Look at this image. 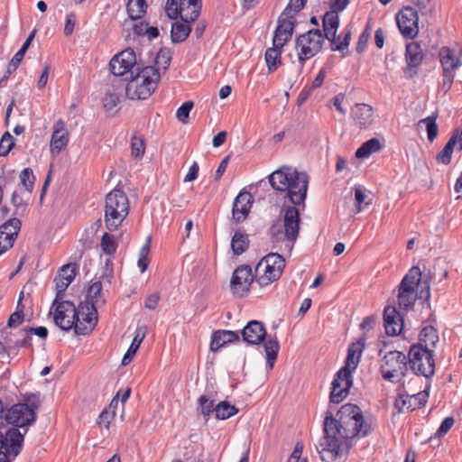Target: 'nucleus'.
<instances>
[{"label":"nucleus","instance_id":"3c124183","mask_svg":"<svg viewBox=\"0 0 462 462\" xmlns=\"http://www.w3.org/2000/svg\"><path fill=\"white\" fill-rule=\"evenodd\" d=\"M54 282L56 283V297L52 302V307L64 297L67 288L72 282V278L69 277L66 282L63 278L56 277Z\"/></svg>","mask_w":462,"mask_h":462},{"label":"nucleus","instance_id":"72a5a7b5","mask_svg":"<svg viewBox=\"0 0 462 462\" xmlns=\"http://www.w3.org/2000/svg\"><path fill=\"white\" fill-rule=\"evenodd\" d=\"M102 282L100 281L94 282L88 290L87 300L83 303L92 304L94 307L103 306L106 300L102 293Z\"/></svg>","mask_w":462,"mask_h":462},{"label":"nucleus","instance_id":"8fccbe9b","mask_svg":"<svg viewBox=\"0 0 462 462\" xmlns=\"http://www.w3.org/2000/svg\"><path fill=\"white\" fill-rule=\"evenodd\" d=\"M323 32L328 30H337L339 26V17L337 13L328 11L323 16Z\"/></svg>","mask_w":462,"mask_h":462},{"label":"nucleus","instance_id":"4d7b16f0","mask_svg":"<svg viewBox=\"0 0 462 462\" xmlns=\"http://www.w3.org/2000/svg\"><path fill=\"white\" fill-rule=\"evenodd\" d=\"M343 38L339 42L338 44H334L332 47L333 51H340L342 52V56L345 57L344 51L347 50L350 41H351V30L350 29H345L342 32Z\"/></svg>","mask_w":462,"mask_h":462},{"label":"nucleus","instance_id":"4468645a","mask_svg":"<svg viewBox=\"0 0 462 462\" xmlns=\"http://www.w3.org/2000/svg\"><path fill=\"white\" fill-rule=\"evenodd\" d=\"M53 321L63 331L75 329L76 321H79V313L74 303L69 300H61L55 304Z\"/></svg>","mask_w":462,"mask_h":462},{"label":"nucleus","instance_id":"473e14b6","mask_svg":"<svg viewBox=\"0 0 462 462\" xmlns=\"http://www.w3.org/2000/svg\"><path fill=\"white\" fill-rule=\"evenodd\" d=\"M282 48L278 42H273V47L266 50L264 57L269 72L275 71L281 64Z\"/></svg>","mask_w":462,"mask_h":462},{"label":"nucleus","instance_id":"774afa93","mask_svg":"<svg viewBox=\"0 0 462 462\" xmlns=\"http://www.w3.org/2000/svg\"><path fill=\"white\" fill-rule=\"evenodd\" d=\"M104 107L106 111L113 110L119 103V97L114 93L106 94L104 99Z\"/></svg>","mask_w":462,"mask_h":462},{"label":"nucleus","instance_id":"ea45409f","mask_svg":"<svg viewBox=\"0 0 462 462\" xmlns=\"http://www.w3.org/2000/svg\"><path fill=\"white\" fill-rule=\"evenodd\" d=\"M429 393L427 391H420L418 393H406V409L414 411L424 406L427 403Z\"/></svg>","mask_w":462,"mask_h":462},{"label":"nucleus","instance_id":"9d476101","mask_svg":"<svg viewBox=\"0 0 462 462\" xmlns=\"http://www.w3.org/2000/svg\"><path fill=\"white\" fill-rule=\"evenodd\" d=\"M24 434L15 428L0 430V462H11L9 457H17L22 451Z\"/></svg>","mask_w":462,"mask_h":462},{"label":"nucleus","instance_id":"4be33fe9","mask_svg":"<svg viewBox=\"0 0 462 462\" xmlns=\"http://www.w3.org/2000/svg\"><path fill=\"white\" fill-rule=\"evenodd\" d=\"M300 212L294 206H288L284 210L283 216V228H284V237L291 241L294 242L298 236L300 230Z\"/></svg>","mask_w":462,"mask_h":462},{"label":"nucleus","instance_id":"09e8293b","mask_svg":"<svg viewBox=\"0 0 462 462\" xmlns=\"http://www.w3.org/2000/svg\"><path fill=\"white\" fill-rule=\"evenodd\" d=\"M151 239L148 238L146 243L142 246L139 252L138 267L141 273H144L149 265V253H150Z\"/></svg>","mask_w":462,"mask_h":462},{"label":"nucleus","instance_id":"6e6d98bb","mask_svg":"<svg viewBox=\"0 0 462 462\" xmlns=\"http://www.w3.org/2000/svg\"><path fill=\"white\" fill-rule=\"evenodd\" d=\"M14 146V138L9 132H5L0 140V156H6Z\"/></svg>","mask_w":462,"mask_h":462},{"label":"nucleus","instance_id":"f8f14e48","mask_svg":"<svg viewBox=\"0 0 462 462\" xmlns=\"http://www.w3.org/2000/svg\"><path fill=\"white\" fill-rule=\"evenodd\" d=\"M439 60L442 67V89L448 92L453 84L455 79V71L462 66V60L455 53V51L449 47H442L439 50Z\"/></svg>","mask_w":462,"mask_h":462},{"label":"nucleus","instance_id":"4c0bfd02","mask_svg":"<svg viewBox=\"0 0 462 462\" xmlns=\"http://www.w3.org/2000/svg\"><path fill=\"white\" fill-rule=\"evenodd\" d=\"M457 137H458V131H456L451 135V137L449 138L448 143L445 144L443 149L438 153L437 161L439 162H441L445 165H448L450 163L454 147L457 143Z\"/></svg>","mask_w":462,"mask_h":462},{"label":"nucleus","instance_id":"de8ad7c7","mask_svg":"<svg viewBox=\"0 0 462 462\" xmlns=\"http://www.w3.org/2000/svg\"><path fill=\"white\" fill-rule=\"evenodd\" d=\"M20 180L27 192L31 193L33 190L35 176L31 168H25L21 171Z\"/></svg>","mask_w":462,"mask_h":462},{"label":"nucleus","instance_id":"7c9ffc66","mask_svg":"<svg viewBox=\"0 0 462 462\" xmlns=\"http://www.w3.org/2000/svg\"><path fill=\"white\" fill-rule=\"evenodd\" d=\"M439 341L438 331L432 326L423 328L420 333L419 342L414 346H422L424 349L433 351Z\"/></svg>","mask_w":462,"mask_h":462},{"label":"nucleus","instance_id":"f03ea898","mask_svg":"<svg viewBox=\"0 0 462 462\" xmlns=\"http://www.w3.org/2000/svg\"><path fill=\"white\" fill-rule=\"evenodd\" d=\"M269 183L274 190L286 192L291 203L296 206L306 199L309 177L305 172L282 167L269 175Z\"/></svg>","mask_w":462,"mask_h":462},{"label":"nucleus","instance_id":"052dcab7","mask_svg":"<svg viewBox=\"0 0 462 462\" xmlns=\"http://www.w3.org/2000/svg\"><path fill=\"white\" fill-rule=\"evenodd\" d=\"M165 12L170 19H177L179 16L181 18L179 3L176 0H167L165 5Z\"/></svg>","mask_w":462,"mask_h":462},{"label":"nucleus","instance_id":"c85d7f7f","mask_svg":"<svg viewBox=\"0 0 462 462\" xmlns=\"http://www.w3.org/2000/svg\"><path fill=\"white\" fill-rule=\"evenodd\" d=\"M179 7L182 21L194 22L200 14L202 3L201 0H179Z\"/></svg>","mask_w":462,"mask_h":462},{"label":"nucleus","instance_id":"13d9d810","mask_svg":"<svg viewBox=\"0 0 462 462\" xmlns=\"http://www.w3.org/2000/svg\"><path fill=\"white\" fill-rule=\"evenodd\" d=\"M306 0H290L283 10L284 15H294L304 8Z\"/></svg>","mask_w":462,"mask_h":462},{"label":"nucleus","instance_id":"2eb2a0df","mask_svg":"<svg viewBox=\"0 0 462 462\" xmlns=\"http://www.w3.org/2000/svg\"><path fill=\"white\" fill-rule=\"evenodd\" d=\"M136 56L133 49L128 48L116 54L109 61V69L115 76L130 75L135 72Z\"/></svg>","mask_w":462,"mask_h":462},{"label":"nucleus","instance_id":"412c9836","mask_svg":"<svg viewBox=\"0 0 462 462\" xmlns=\"http://www.w3.org/2000/svg\"><path fill=\"white\" fill-rule=\"evenodd\" d=\"M22 222L17 217H12L0 226V246L9 250L13 247L21 230Z\"/></svg>","mask_w":462,"mask_h":462},{"label":"nucleus","instance_id":"49530a36","mask_svg":"<svg viewBox=\"0 0 462 462\" xmlns=\"http://www.w3.org/2000/svg\"><path fill=\"white\" fill-rule=\"evenodd\" d=\"M100 246L103 253L107 255L114 254L117 249V244L114 239V236L108 233H104L102 236Z\"/></svg>","mask_w":462,"mask_h":462},{"label":"nucleus","instance_id":"a19ab883","mask_svg":"<svg viewBox=\"0 0 462 462\" xmlns=\"http://www.w3.org/2000/svg\"><path fill=\"white\" fill-rule=\"evenodd\" d=\"M381 149L380 141L377 138H371L365 142L356 152L357 158H366Z\"/></svg>","mask_w":462,"mask_h":462},{"label":"nucleus","instance_id":"c756f323","mask_svg":"<svg viewBox=\"0 0 462 462\" xmlns=\"http://www.w3.org/2000/svg\"><path fill=\"white\" fill-rule=\"evenodd\" d=\"M352 117L356 125L366 128L373 122V108L366 104H356L352 108Z\"/></svg>","mask_w":462,"mask_h":462},{"label":"nucleus","instance_id":"cd10ccee","mask_svg":"<svg viewBox=\"0 0 462 462\" xmlns=\"http://www.w3.org/2000/svg\"><path fill=\"white\" fill-rule=\"evenodd\" d=\"M236 342H240L239 332L226 329L216 330L211 336L210 350L217 352L227 344Z\"/></svg>","mask_w":462,"mask_h":462},{"label":"nucleus","instance_id":"a18cd8bd","mask_svg":"<svg viewBox=\"0 0 462 462\" xmlns=\"http://www.w3.org/2000/svg\"><path fill=\"white\" fill-rule=\"evenodd\" d=\"M199 411L208 420L209 415L215 411V404L213 400H209L207 395H201L198 400Z\"/></svg>","mask_w":462,"mask_h":462},{"label":"nucleus","instance_id":"e433bc0d","mask_svg":"<svg viewBox=\"0 0 462 462\" xmlns=\"http://www.w3.org/2000/svg\"><path fill=\"white\" fill-rule=\"evenodd\" d=\"M146 10L147 3L145 0H128L126 4L128 16L133 21L141 19Z\"/></svg>","mask_w":462,"mask_h":462},{"label":"nucleus","instance_id":"0e129e2a","mask_svg":"<svg viewBox=\"0 0 462 462\" xmlns=\"http://www.w3.org/2000/svg\"><path fill=\"white\" fill-rule=\"evenodd\" d=\"M116 415V411H109V409H105L98 416L97 423L98 425H103L105 428L108 429L111 420L114 419Z\"/></svg>","mask_w":462,"mask_h":462},{"label":"nucleus","instance_id":"37998d69","mask_svg":"<svg viewBox=\"0 0 462 462\" xmlns=\"http://www.w3.org/2000/svg\"><path fill=\"white\" fill-rule=\"evenodd\" d=\"M238 412V409L231 405L229 402L223 401L216 405L215 413L217 420H226L236 415Z\"/></svg>","mask_w":462,"mask_h":462},{"label":"nucleus","instance_id":"dca6fc26","mask_svg":"<svg viewBox=\"0 0 462 462\" xmlns=\"http://www.w3.org/2000/svg\"><path fill=\"white\" fill-rule=\"evenodd\" d=\"M255 281L254 274L249 265L243 264L236 267L230 280L232 292L244 297L250 291L251 284Z\"/></svg>","mask_w":462,"mask_h":462},{"label":"nucleus","instance_id":"c03bdc74","mask_svg":"<svg viewBox=\"0 0 462 462\" xmlns=\"http://www.w3.org/2000/svg\"><path fill=\"white\" fill-rule=\"evenodd\" d=\"M23 56L24 55L23 54L22 51H17L14 55V57L8 63V66H7V69L5 72V74L0 79V88L4 87V83L8 80L10 75L17 69L18 66L20 65L21 61L23 59Z\"/></svg>","mask_w":462,"mask_h":462},{"label":"nucleus","instance_id":"1a4fd4ad","mask_svg":"<svg viewBox=\"0 0 462 462\" xmlns=\"http://www.w3.org/2000/svg\"><path fill=\"white\" fill-rule=\"evenodd\" d=\"M409 365L415 374L431 377L435 373L433 351L424 349L420 346H411L409 350Z\"/></svg>","mask_w":462,"mask_h":462},{"label":"nucleus","instance_id":"5701e85b","mask_svg":"<svg viewBox=\"0 0 462 462\" xmlns=\"http://www.w3.org/2000/svg\"><path fill=\"white\" fill-rule=\"evenodd\" d=\"M424 54L417 42L406 43V77L413 78L419 72Z\"/></svg>","mask_w":462,"mask_h":462},{"label":"nucleus","instance_id":"a878e982","mask_svg":"<svg viewBox=\"0 0 462 462\" xmlns=\"http://www.w3.org/2000/svg\"><path fill=\"white\" fill-rule=\"evenodd\" d=\"M105 207L127 217L130 208L128 197L122 189H115L106 195Z\"/></svg>","mask_w":462,"mask_h":462},{"label":"nucleus","instance_id":"e2e57ef3","mask_svg":"<svg viewBox=\"0 0 462 462\" xmlns=\"http://www.w3.org/2000/svg\"><path fill=\"white\" fill-rule=\"evenodd\" d=\"M370 38V23H368L364 30V32L359 35L358 41L356 43V51L358 53H362L366 47L368 40Z\"/></svg>","mask_w":462,"mask_h":462},{"label":"nucleus","instance_id":"6ab92c4d","mask_svg":"<svg viewBox=\"0 0 462 462\" xmlns=\"http://www.w3.org/2000/svg\"><path fill=\"white\" fill-rule=\"evenodd\" d=\"M383 327L390 337L399 335L404 328V318L395 306L387 305L384 308Z\"/></svg>","mask_w":462,"mask_h":462},{"label":"nucleus","instance_id":"5fc2aeb1","mask_svg":"<svg viewBox=\"0 0 462 462\" xmlns=\"http://www.w3.org/2000/svg\"><path fill=\"white\" fill-rule=\"evenodd\" d=\"M172 51L169 48H161L156 55L155 61L158 65H162L164 70H166L171 61Z\"/></svg>","mask_w":462,"mask_h":462},{"label":"nucleus","instance_id":"a211bd4d","mask_svg":"<svg viewBox=\"0 0 462 462\" xmlns=\"http://www.w3.org/2000/svg\"><path fill=\"white\" fill-rule=\"evenodd\" d=\"M365 339L359 338L356 342L351 343L347 348V356L345 365L339 369V375L342 374L344 377H353L352 373L356 369L360 358L365 348Z\"/></svg>","mask_w":462,"mask_h":462},{"label":"nucleus","instance_id":"20e7f679","mask_svg":"<svg viewBox=\"0 0 462 462\" xmlns=\"http://www.w3.org/2000/svg\"><path fill=\"white\" fill-rule=\"evenodd\" d=\"M430 278L420 268V263L412 266L406 273V311L411 310L416 300L422 306H430Z\"/></svg>","mask_w":462,"mask_h":462},{"label":"nucleus","instance_id":"6e6552de","mask_svg":"<svg viewBox=\"0 0 462 462\" xmlns=\"http://www.w3.org/2000/svg\"><path fill=\"white\" fill-rule=\"evenodd\" d=\"M323 43L324 36L319 29L309 30L296 38L295 47L301 66L321 51Z\"/></svg>","mask_w":462,"mask_h":462},{"label":"nucleus","instance_id":"338daca9","mask_svg":"<svg viewBox=\"0 0 462 462\" xmlns=\"http://www.w3.org/2000/svg\"><path fill=\"white\" fill-rule=\"evenodd\" d=\"M454 422L455 420L453 417L449 416L445 418L444 420L441 422L439 428L438 429L435 436L437 438L443 437L451 429V427L454 425Z\"/></svg>","mask_w":462,"mask_h":462},{"label":"nucleus","instance_id":"79ce46f5","mask_svg":"<svg viewBox=\"0 0 462 462\" xmlns=\"http://www.w3.org/2000/svg\"><path fill=\"white\" fill-rule=\"evenodd\" d=\"M142 329H143V328H137V335L134 337L132 344L130 345L127 352L125 354V356L122 359L123 365H127L132 361L135 353L139 349L140 345L145 337V332H143L142 337L139 338V334L142 331Z\"/></svg>","mask_w":462,"mask_h":462},{"label":"nucleus","instance_id":"58836bf2","mask_svg":"<svg viewBox=\"0 0 462 462\" xmlns=\"http://www.w3.org/2000/svg\"><path fill=\"white\" fill-rule=\"evenodd\" d=\"M436 116H430L421 119L418 123L420 129H425L427 132L428 140L432 143L438 136L439 127L436 123Z\"/></svg>","mask_w":462,"mask_h":462},{"label":"nucleus","instance_id":"9b49d317","mask_svg":"<svg viewBox=\"0 0 462 462\" xmlns=\"http://www.w3.org/2000/svg\"><path fill=\"white\" fill-rule=\"evenodd\" d=\"M406 5V39L415 38L420 31L419 12L427 14L432 10L431 0H408Z\"/></svg>","mask_w":462,"mask_h":462},{"label":"nucleus","instance_id":"864d4df0","mask_svg":"<svg viewBox=\"0 0 462 462\" xmlns=\"http://www.w3.org/2000/svg\"><path fill=\"white\" fill-rule=\"evenodd\" d=\"M403 384H401L397 388V398L394 401L393 411V422L395 423L396 416H399L402 412V409L404 408V389L402 388Z\"/></svg>","mask_w":462,"mask_h":462},{"label":"nucleus","instance_id":"603ef678","mask_svg":"<svg viewBox=\"0 0 462 462\" xmlns=\"http://www.w3.org/2000/svg\"><path fill=\"white\" fill-rule=\"evenodd\" d=\"M11 203L14 207V215L23 216L27 209L28 204L19 195L17 190H14L11 196Z\"/></svg>","mask_w":462,"mask_h":462},{"label":"nucleus","instance_id":"423d86ee","mask_svg":"<svg viewBox=\"0 0 462 462\" xmlns=\"http://www.w3.org/2000/svg\"><path fill=\"white\" fill-rule=\"evenodd\" d=\"M286 266L285 259L277 253H270L263 257L254 269L255 282L265 287L278 281Z\"/></svg>","mask_w":462,"mask_h":462},{"label":"nucleus","instance_id":"69168bd1","mask_svg":"<svg viewBox=\"0 0 462 462\" xmlns=\"http://www.w3.org/2000/svg\"><path fill=\"white\" fill-rule=\"evenodd\" d=\"M132 155L134 158H141L145 151V145L142 139L134 138L131 143Z\"/></svg>","mask_w":462,"mask_h":462},{"label":"nucleus","instance_id":"393cba45","mask_svg":"<svg viewBox=\"0 0 462 462\" xmlns=\"http://www.w3.org/2000/svg\"><path fill=\"white\" fill-rule=\"evenodd\" d=\"M353 385V377H344L339 372L334 376L331 392L329 395L330 402L333 403L341 402L349 393V389Z\"/></svg>","mask_w":462,"mask_h":462},{"label":"nucleus","instance_id":"39448f33","mask_svg":"<svg viewBox=\"0 0 462 462\" xmlns=\"http://www.w3.org/2000/svg\"><path fill=\"white\" fill-rule=\"evenodd\" d=\"M241 336L243 341L248 345L255 346L263 343L266 366L272 370L278 356L280 345L276 339L265 340L266 329L263 323L258 320L249 321L241 330Z\"/></svg>","mask_w":462,"mask_h":462},{"label":"nucleus","instance_id":"bf43d9fd","mask_svg":"<svg viewBox=\"0 0 462 462\" xmlns=\"http://www.w3.org/2000/svg\"><path fill=\"white\" fill-rule=\"evenodd\" d=\"M193 106L194 104L192 101L184 102L177 110L176 116L178 120L184 124L187 123Z\"/></svg>","mask_w":462,"mask_h":462},{"label":"nucleus","instance_id":"f257e3e1","mask_svg":"<svg viewBox=\"0 0 462 462\" xmlns=\"http://www.w3.org/2000/svg\"><path fill=\"white\" fill-rule=\"evenodd\" d=\"M371 432V424L365 420L359 406L344 404L337 418L328 411L324 419V437L319 449L322 461L334 462L337 457L347 455L356 437H366Z\"/></svg>","mask_w":462,"mask_h":462},{"label":"nucleus","instance_id":"c9c22d12","mask_svg":"<svg viewBox=\"0 0 462 462\" xmlns=\"http://www.w3.org/2000/svg\"><path fill=\"white\" fill-rule=\"evenodd\" d=\"M126 218V216H124L123 213H119L117 211H114L112 208L105 207V225L106 227L113 232L116 230Z\"/></svg>","mask_w":462,"mask_h":462},{"label":"nucleus","instance_id":"7ed1b4c3","mask_svg":"<svg viewBox=\"0 0 462 462\" xmlns=\"http://www.w3.org/2000/svg\"><path fill=\"white\" fill-rule=\"evenodd\" d=\"M161 79L159 69L154 66L141 67L137 65L135 72L124 79L125 84V96L129 99L144 100L155 91Z\"/></svg>","mask_w":462,"mask_h":462},{"label":"nucleus","instance_id":"f3484780","mask_svg":"<svg viewBox=\"0 0 462 462\" xmlns=\"http://www.w3.org/2000/svg\"><path fill=\"white\" fill-rule=\"evenodd\" d=\"M97 307L92 304L81 302L77 309L79 313V321L75 324V333L77 335L86 336L89 334L97 324Z\"/></svg>","mask_w":462,"mask_h":462},{"label":"nucleus","instance_id":"0eeeda50","mask_svg":"<svg viewBox=\"0 0 462 462\" xmlns=\"http://www.w3.org/2000/svg\"><path fill=\"white\" fill-rule=\"evenodd\" d=\"M34 401L27 399L28 403H16L8 409L5 413L4 425L6 428H23L31 425L36 420L35 411L39 407V393H32Z\"/></svg>","mask_w":462,"mask_h":462},{"label":"nucleus","instance_id":"b1692460","mask_svg":"<svg viewBox=\"0 0 462 462\" xmlns=\"http://www.w3.org/2000/svg\"><path fill=\"white\" fill-rule=\"evenodd\" d=\"M254 198L248 191H241L234 200L232 208L233 218L236 222H243L248 216Z\"/></svg>","mask_w":462,"mask_h":462},{"label":"nucleus","instance_id":"2f4dec72","mask_svg":"<svg viewBox=\"0 0 462 462\" xmlns=\"http://www.w3.org/2000/svg\"><path fill=\"white\" fill-rule=\"evenodd\" d=\"M191 22L176 21L171 25V38L173 43L184 42L191 32Z\"/></svg>","mask_w":462,"mask_h":462},{"label":"nucleus","instance_id":"f704fd0d","mask_svg":"<svg viewBox=\"0 0 462 462\" xmlns=\"http://www.w3.org/2000/svg\"><path fill=\"white\" fill-rule=\"evenodd\" d=\"M248 247V236L241 230H236L231 240V248L234 254L240 255L245 253Z\"/></svg>","mask_w":462,"mask_h":462},{"label":"nucleus","instance_id":"680f3d73","mask_svg":"<svg viewBox=\"0 0 462 462\" xmlns=\"http://www.w3.org/2000/svg\"><path fill=\"white\" fill-rule=\"evenodd\" d=\"M77 270H78V266L76 263L65 264L60 268V273H59V277L63 278L66 282H67V279L71 277L72 281H73L76 277Z\"/></svg>","mask_w":462,"mask_h":462},{"label":"nucleus","instance_id":"aec40b11","mask_svg":"<svg viewBox=\"0 0 462 462\" xmlns=\"http://www.w3.org/2000/svg\"><path fill=\"white\" fill-rule=\"evenodd\" d=\"M296 20L294 15H284L283 13L278 18V24L274 31L273 42L284 46L292 37Z\"/></svg>","mask_w":462,"mask_h":462},{"label":"nucleus","instance_id":"ddd939ff","mask_svg":"<svg viewBox=\"0 0 462 462\" xmlns=\"http://www.w3.org/2000/svg\"><path fill=\"white\" fill-rule=\"evenodd\" d=\"M382 376L391 383H400L404 376V355L401 351H390L381 365Z\"/></svg>","mask_w":462,"mask_h":462},{"label":"nucleus","instance_id":"bb28decb","mask_svg":"<svg viewBox=\"0 0 462 462\" xmlns=\"http://www.w3.org/2000/svg\"><path fill=\"white\" fill-rule=\"evenodd\" d=\"M69 136L66 125L62 120L54 124V129L51 139V151L52 153H59L69 143Z\"/></svg>","mask_w":462,"mask_h":462}]
</instances>
